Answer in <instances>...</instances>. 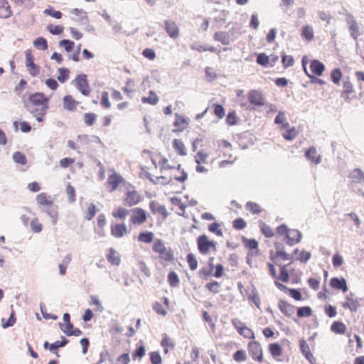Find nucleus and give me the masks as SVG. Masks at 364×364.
<instances>
[{
  "instance_id": "nucleus-1",
  "label": "nucleus",
  "mask_w": 364,
  "mask_h": 364,
  "mask_svg": "<svg viewBox=\"0 0 364 364\" xmlns=\"http://www.w3.org/2000/svg\"><path fill=\"white\" fill-rule=\"evenodd\" d=\"M49 98L43 92H35L28 97V102L25 105L26 109L38 122L43 121L47 109H48Z\"/></svg>"
},
{
  "instance_id": "nucleus-2",
  "label": "nucleus",
  "mask_w": 364,
  "mask_h": 364,
  "mask_svg": "<svg viewBox=\"0 0 364 364\" xmlns=\"http://www.w3.org/2000/svg\"><path fill=\"white\" fill-rule=\"evenodd\" d=\"M152 250L159 255V258L162 262H169L174 259L173 251L171 248L166 247L161 240L156 239L154 240Z\"/></svg>"
},
{
  "instance_id": "nucleus-3",
  "label": "nucleus",
  "mask_w": 364,
  "mask_h": 364,
  "mask_svg": "<svg viewBox=\"0 0 364 364\" xmlns=\"http://www.w3.org/2000/svg\"><path fill=\"white\" fill-rule=\"evenodd\" d=\"M215 242L210 240L205 235H200L197 239L198 251L203 255H207L211 248L216 250Z\"/></svg>"
},
{
  "instance_id": "nucleus-4",
  "label": "nucleus",
  "mask_w": 364,
  "mask_h": 364,
  "mask_svg": "<svg viewBox=\"0 0 364 364\" xmlns=\"http://www.w3.org/2000/svg\"><path fill=\"white\" fill-rule=\"evenodd\" d=\"M250 103L255 107H262L264 105V97L261 91L257 90H251L247 94Z\"/></svg>"
},
{
  "instance_id": "nucleus-5",
  "label": "nucleus",
  "mask_w": 364,
  "mask_h": 364,
  "mask_svg": "<svg viewBox=\"0 0 364 364\" xmlns=\"http://www.w3.org/2000/svg\"><path fill=\"white\" fill-rule=\"evenodd\" d=\"M77 90L85 96L89 95L90 89L87 80V76L81 74L77 76L74 80Z\"/></svg>"
},
{
  "instance_id": "nucleus-6",
  "label": "nucleus",
  "mask_w": 364,
  "mask_h": 364,
  "mask_svg": "<svg viewBox=\"0 0 364 364\" xmlns=\"http://www.w3.org/2000/svg\"><path fill=\"white\" fill-rule=\"evenodd\" d=\"M25 55L26 66L28 69L29 74L33 77L37 76L40 73V68L34 63L33 56L31 54V50H26Z\"/></svg>"
},
{
  "instance_id": "nucleus-7",
  "label": "nucleus",
  "mask_w": 364,
  "mask_h": 364,
  "mask_svg": "<svg viewBox=\"0 0 364 364\" xmlns=\"http://www.w3.org/2000/svg\"><path fill=\"white\" fill-rule=\"evenodd\" d=\"M346 299V301L342 304V306L344 309H350L351 311H357L360 306L359 301L360 299L355 296L353 293L348 294Z\"/></svg>"
},
{
  "instance_id": "nucleus-8",
  "label": "nucleus",
  "mask_w": 364,
  "mask_h": 364,
  "mask_svg": "<svg viewBox=\"0 0 364 364\" xmlns=\"http://www.w3.org/2000/svg\"><path fill=\"white\" fill-rule=\"evenodd\" d=\"M248 350L250 355L254 360H257L259 362L262 361V350L259 343L255 341L250 343Z\"/></svg>"
},
{
  "instance_id": "nucleus-9",
  "label": "nucleus",
  "mask_w": 364,
  "mask_h": 364,
  "mask_svg": "<svg viewBox=\"0 0 364 364\" xmlns=\"http://www.w3.org/2000/svg\"><path fill=\"white\" fill-rule=\"evenodd\" d=\"M132 215L131 216V221L134 224H142L146 220V213L144 210L139 208H136L132 210Z\"/></svg>"
},
{
  "instance_id": "nucleus-10",
  "label": "nucleus",
  "mask_w": 364,
  "mask_h": 364,
  "mask_svg": "<svg viewBox=\"0 0 364 364\" xmlns=\"http://www.w3.org/2000/svg\"><path fill=\"white\" fill-rule=\"evenodd\" d=\"M299 346L301 353L311 364H314L316 362V358L311 353L309 346L304 338L300 340Z\"/></svg>"
},
{
  "instance_id": "nucleus-11",
  "label": "nucleus",
  "mask_w": 364,
  "mask_h": 364,
  "mask_svg": "<svg viewBox=\"0 0 364 364\" xmlns=\"http://www.w3.org/2000/svg\"><path fill=\"white\" fill-rule=\"evenodd\" d=\"M123 178L121 175L114 172L112 175L108 177L107 184L109 186V191H115L119 184L123 181Z\"/></svg>"
},
{
  "instance_id": "nucleus-12",
  "label": "nucleus",
  "mask_w": 364,
  "mask_h": 364,
  "mask_svg": "<svg viewBox=\"0 0 364 364\" xmlns=\"http://www.w3.org/2000/svg\"><path fill=\"white\" fill-rule=\"evenodd\" d=\"M278 307L282 313L287 317H291L294 314L295 306L282 299L279 301Z\"/></svg>"
},
{
  "instance_id": "nucleus-13",
  "label": "nucleus",
  "mask_w": 364,
  "mask_h": 364,
  "mask_svg": "<svg viewBox=\"0 0 364 364\" xmlns=\"http://www.w3.org/2000/svg\"><path fill=\"white\" fill-rule=\"evenodd\" d=\"M286 239H287V243L292 246L296 243H299L301 239V233L297 230H289Z\"/></svg>"
},
{
  "instance_id": "nucleus-14",
  "label": "nucleus",
  "mask_w": 364,
  "mask_h": 364,
  "mask_svg": "<svg viewBox=\"0 0 364 364\" xmlns=\"http://www.w3.org/2000/svg\"><path fill=\"white\" fill-rule=\"evenodd\" d=\"M165 29L168 35L172 38H176L179 36V28L172 21H165Z\"/></svg>"
},
{
  "instance_id": "nucleus-15",
  "label": "nucleus",
  "mask_w": 364,
  "mask_h": 364,
  "mask_svg": "<svg viewBox=\"0 0 364 364\" xmlns=\"http://www.w3.org/2000/svg\"><path fill=\"white\" fill-rule=\"evenodd\" d=\"M140 199L141 196L136 191H129L126 193L125 204L128 206H133L137 204Z\"/></svg>"
},
{
  "instance_id": "nucleus-16",
  "label": "nucleus",
  "mask_w": 364,
  "mask_h": 364,
  "mask_svg": "<svg viewBox=\"0 0 364 364\" xmlns=\"http://www.w3.org/2000/svg\"><path fill=\"white\" fill-rule=\"evenodd\" d=\"M330 284L336 289L342 290L343 292L348 291L346 281L344 278L333 277L331 279Z\"/></svg>"
},
{
  "instance_id": "nucleus-17",
  "label": "nucleus",
  "mask_w": 364,
  "mask_h": 364,
  "mask_svg": "<svg viewBox=\"0 0 364 364\" xmlns=\"http://www.w3.org/2000/svg\"><path fill=\"white\" fill-rule=\"evenodd\" d=\"M127 232V225L124 223L116 224L111 228V234L115 237H122Z\"/></svg>"
},
{
  "instance_id": "nucleus-18",
  "label": "nucleus",
  "mask_w": 364,
  "mask_h": 364,
  "mask_svg": "<svg viewBox=\"0 0 364 364\" xmlns=\"http://www.w3.org/2000/svg\"><path fill=\"white\" fill-rule=\"evenodd\" d=\"M305 156L316 165L320 164L321 161V156L317 154L316 149L314 146L309 148L305 152Z\"/></svg>"
},
{
  "instance_id": "nucleus-19",
  "label": "nucleus",
  "mask_w": 364,
  "mask_h": 364,
  "mask_svg": "<svg viewBox=\"0 0 364 364\" xmlns=\"http://www.w3.org/2000/svg\"><path fill=\"white\" fill-rule=\"evenodd\" d=\"M310 69L315 75L321 76L325 70V65L318 60H313L310 64Z\"/></svg>"
},
{
  "instance_id": "nucleus-20",
  "label": "nucleus",
  "mask_w": 364,
  "mask_h": 364,
  "mask_svg": "<svg viewBox=\"0 0 364 364\" xmlns=\"http://www.w3.org/2000/svg\"><path fill=\"white\" fill-rule=\"evenodd\" d=\"M171 204V210L178 215H182L181 211L182 210V200L180 198L173 196L169 199Z\"/></svg>"
},
{
  "instance_id": "nucleus-21",
  "label": "nucleus",
  "mask_w": 364,
  "mask_h": 364,
  "mask_svg": "<svg viewBox=\"0 0 364 364\" xmlns=\"http://www.w3.org/2000/svg\"><path fill=\"white\" fill-rule=\"evenodd\" d=\"M78 102L71 95H66L63 97V107L68 111L75 109Z\"/></svg>"
},
{
  "instance_id": "nucleus-22",
  "label": "nucleus",
  "mask_w": 364,
  "mask_h": 364,
  "mask_svg": "<svg viewBox=\"0 0 364 364\" xmlns=\"http://www.w3.org/2000/svg\"><path fill=\"white\" fill-rule=\"evenodd\" d=\"M68 343V340L64 337L61 336V341H57L50 345V351L55 354L56 356H59L57 349L61 347H64Z\"/></svg>"
},
{
  "instance_id": "nucleus-23",
  "label": "nucleus",
  "mask_w": 364,
  "mask_h": 364,
  "mask_svg": "<svg viewBox=\"0 0 364 364\" xmlns=\"http://www.w3.org/2000/svg\"><path fill=\"white\" fill-rule=\"evenodd\" d=\"M150 209L152 213H158L164 215V218L167 216V211L164 205H161L155 201H151L149 203Z\"/></svg>"
},
{
  "instance_id": "nucleus-24",
  "label": "nucleus",
  "mask_w": 364,
  "mask_h": 364,
  "mask_svg": "<svg viewBox=\"0 0 364 364\" xmlns=\"http://www.w3.org/2000/svg\"><path fill=\"white\" fill-rule=\"evenodd\" d=\"M214 38L215 41L220 42L225 46H228L230 43V36L227 32H216L214 35Z\"/></svg>"
},
{
  "instance_id": "nucleus-25",
  "label": "nucleus",
  "mask_w": 364,
  "mask_h": 364,
  "mask_svg": "<svg viewBox=\"0 0 364 364\" xmlns=\"http://www.w3.org/2000/svg\"><path fill=\"white\" fill-rule=\"evenodd\" d=\"M71 13L73 14H75V15L79 16L78 19H75V20L79 21L81 24L86 25L87 23L88 18L87 16V14L83 10L78 9H73L71 11Z\"/></svg>"
},
{
  "instance_id": "nucleus-26",
  "label": "nucleus",
  "mask_w": 364,
  "mask_h": 364,
  "mask_svg": "<svg viewBox=\"0 0 364 364\" xmlns=\"http://www.w3.org/2000/svg\"><path fill=\"white\" fill-rule=\"evenodd\" d=\"M36 201L41 205H50L53 201L50 200V196L45 193H41L36 196Z\"/></svg>"
},
{
  "instance_id": "nucleus-27",
  "label": "nucleus",
  "mask_w": 364,
  "mask_h": 364,
  "mask_svg": "<svg viewBox=\"0 0 364 364\" xmlns=\"http://www.w3.org/2000/svg\"><path fill=\"white\" fill-rule=\"evenodd\" d=\"M331 330L335 333L343 334L346 332V326L341 321H334L331 326Z\"/></svg>"
},
{
  "instance_id": "nucleus-28",
  "label": "nucleus",
  "mask_w": 364,
  "mask_h": 364,
  "mask_svg": "<svg viewBox=\"0 0 364 364\" xmlns=\"http://www.w3.org/2000/svg\"><path fill=\"white\" fill-rule=\"evenodd\" d=\"M245 246L249 249V252H257L258 242L255 239L242 238Z\"/></svg>"
},
{
  "instance_id": "nucleus-29",
  "label": "nucleus",
  "mask_w": 364,
  "mask_h": 364,
  "mask_svg": "<svg viewBox=\"0 0 364 364\" xmlns=\"http://www.w3.org/2000/svg\"><path fill=\"white\" fill-rule=\"evenodd\" d=\"M350 178L356 183L364 182V173L359 168L354 169L350 175Z\"/></svg>"
},
{
  "instance_id": "nucleus-30",
  "label": "nucleus",
  "mask_w": 364,
  "mask_h": 364,
  "mask_svg": "<svg viewBox=\"0 0 364 364\" xmlns=\"http://www.w3.org/2000/svg\"><path fill=\"white\" fill-rule=\"evenodd\" d=\"M154 233L151 232H141L138 236V240L144 243H150L154 239Z\"/></svg>"
},
{
  "instance_id": "nucleus-31",
  "label": "nucleus",
  "mask_w": 364,
  "mask_h": 364,
  "mask_svg": "<svg viewBox=\"0 0 364 364\" xmlns=\"http://www.w3.org/2000/svg\"><path fill=\"white\" fill-rule=\"evenodd\" d=\"M350 23V25L349 26V30H350V36L354 40L356 41L358 38V33H359V26H358L357 22L354 19H353Z\"/></svg>"
},
{
  "instance_id": "nucleus-32",
  "label": "nucleus",
  "mask_w": 364,
  "mask_h": 364,
  "mask_svg": "<svg viewBox=\"0 0 364 364\" xmlns=\"http://www.w3.org/2000/svg\"><path fill=\"white\" fill-rule=\"evenodd\" d=\"M33 46L42 50H45L48 48L47 41L43 37H38L36 38L33 41Z\"/></svg>"
},
{
  "instance_id": "nucleus-33",
  "label": "nucleus",
  "mask_w": 364,
  "mask_h": 364,
  "mask_svg": "<svg viewBox=\"0 0 364 364\" xmlns=\"http://www.w3.org/2000/svg\"><path fill=\"white\" fill-rule=\"evenodd\" d=\"M269 352L273 357L279 356L282 353V348L277 343H271L269 345Z\"/></svg>"
},
{
  "instance_id": "nucleus-34",
  "label": "nucleus",
  "mask_w": 364,
  "mask_h": 364,
  "mask_svg": "<svg viewBox=\"0 0 364 364\" xmlns=\"http://www.w3.org/2000/svg\"><path fill=\"white\" fill-rule=\"evenodd\" d=\"M31 229L34 233H39L42 231L43 226L42 224L39 222L37 218H34L31 221Z\"/></svg>"
},
{
  "instance_id": "nucleus-35",
  "label": "nucleus",
  "mask_w": 364,
  "mask_h": 364,
  "mask_svg": "<svg viewBox=\"0 0 364 364\" xmlns=\"http://www.w3.org/2000/svg\"><path fill=\"white\" fill-rule=\"evenodd\" d=\"M13 159L16 163L21 165H25L27 162L26 156L20 151H16L13 154Z\"/></svg>"
},
{
  "instance_id": "nucleus-36",
  "label": "nucleus",
  "mask_w": 364,
  "mask_h": 364,
  "mask_svg": "<svg viewBox=\"0 0 364 364\" xmlns=\"http://www.w3.org/2000/svg\"><path fill=\"white\" fill-rule=\"evenodd\" d=\"M107 260L112 264L116 265H118L120 262V259L118 257L117 252L112 248L110 249V252L107 255Z\"/></svg>"
},
{
  "instance_id": "nucleus-37",
  "label": "nucleus",
  "mask_w": 364,
  "mask_h": 364,
  "mask_svg": "<svg viewBox=\"0 0 364 364\" xmlns=\"http://www.w3.org/2000/svg\"><path fill=\"white\" fill-rule=\"evenodd\" d=\"M312 314V310L309 306H302L297 309V316L299 318L309 317Z\"/></svg>"
},
{
  "instance_id": "nucleus-38",
  "label": "nucleus",
  "mask_w": 364,
  "mask_h": 364,
  "mask_svg": "<svg viewBox=\"0 0 364 364\" xmlns=\"http://www.w3.org/2000/svg\"><path fill=\"white\" fill-rule=\"evenodd\" d=\"M45 212L50 216L51 218V222L53 225H55L58 221V210L57 208H48L45 210Z\"/></svg>"
},
{
  "instance_id": "nucleus-39",
  "label": "nucleus",
  "mask_w": 364,
  "mask_h": 364,
  "mask_svg": "<svg viewBox=\"0 0 364 364\" xmlns=\"http://www.w3.org/2000/svg\"><path fill=\"white\" fill-rule=\"evenodd\" d=\"M187 262L191 270H196L198 267V260L195 255L190 253L187 255Z\"/></svg>"
},
{
  "instance_id": "nucleus-40",
  "label": "nucleus",
  "mask_w": 364,
  "mask_h": 364,
  "mask_svg": "<svg viewBox=\"0 0 364 364\" xmlns=\"http://www.w3.org/2000/svg\"><path fill=\"white\" fill-rule=\"evenodd\" d=\"M158 96L154 91H150L149 97L142 98L143 102H147L153 105H156L158 102Z\"/></svg>"
},
{
  "instance_id": "nucleus-41",
  "label": "nucleus",
  "mask_w": 364,
  "mask_h": 364,
  "mask_svg": "<svg viewBox=\"0 0 364 364\" xmlns=\"http://www.w3.org/2000/svg\"><path fill=\"white\" fill-rule=\"evenodd\" d=\"M249 299L252 301L257 308L259 307L260 298L257 289L254 286L252 287V294L249 296Z\"/></svg>"
},
{
  "instance_id": "nucleus-42",
  "label": "nucleus",
  "mask_w": 364,
  "mask_h": 364,
  "mask_svg": "<svg viewBox=\"0 0 364 364\" xmlns=\"http://www.w3.org/2000/svg\"><path fill=\"white\" fill-rule=\"evenodd\" d=\"M302 35L307 41H311L314 38L313 28L310 26H305L302 28Z\"/></svg>"
},
{
  "instance_id": "nucleus-43",
  "label": "nucleus",
  "mask_w": 364,
  "mask_h": 364,
  "mask_svg": "<svg viewBox=\"0 0 364 364\" xmlns=\"http://www.w3.org/2000/svg\"><path fill=\"white\" fill-rule=\"evenodd\" d=\"M331 80L333 83L338 85L340 82L342 77V73L339 68H335L332 70L331 74Z\"/></svg>"
},
{
  "instance_id": "nucleus-44",
  "label": "nucleus",
  "mask_w": 364,
  "mask_h": 364,
  "mask_svg": "<svg viewBox=\"0 0 364 364\" xmlns=\"http://www.w3.org/2000/svg\"><path fill=\"white\" fill-rule=\"evenodd\" d=\"M282 135L287 140H293L297 135V131L295 127H291L287 129Z\"/></svg>"
},
{
  "instance_id": "nucleus-45",
  "label": "nucleus",
  "mask_w": 364,
  "mask_h": 364,
  "mask_svg": "<svg viewBox=\"0 0 364 364\" xmlns=\"http://www.w3.org/2000/svg\"><path fill=\"white\" fill-rule=\"evenodd\" d=\"M246 208L254 214H259L261 213L260 206L254 202H247L246 204Z\"/></svg>"
},
{
  "instance_id": "nucleus-46",
  "label": "nucleus",
  "mask_w": 364,
  "mask_h": 364,
  "mask_svg": "<svg viewBox=\"0 0 364 364\" xmlns=\"http://www.w3.org/2000/svg\"><path fill=\"white\" fill-rule=\"evenodd\" d=\"M58 72L60 75L58 76V80L62 83L65 82L68 79L69 70L61 68L58 69Z\"/></svg>"
},
{
  "instance_id": "nucleus-47",
  "label": "nucleus",
  "mask_w": 364,
  "mask_h": 364,
  "mask_svg": "<svg viewBox=\"0 0 364 364\" xmlns=\"http://www.w3.org/2000/svg\"><path fill=\"white\" fill-rule=\"evenodd\" d=\"M257 63L262 66H267L269 63V57L265 53H259L257 57Z\"/></svg>"
},
{
  "instance_id": "nucleus-48",
  "label": "nucleus",
  "mask_w": 364,
  "mask_h": 364,
  "mask_svg": "<svg viewBox=\"0 0 364 364\" xmlns=\"http://www.w3.org/2000/svg\"><path fill=\"white\" fill-rule=\"evenodd\" d=\"M282 62L284 68L291 67L294 64V58L291 55H287L284 53L282 55Z\"/></svg>"
},
{
  "instance_id": "nucleus-49",
  "label": "nucleus",
  "mask_w": 364,
  "mask_h": 364,
  "mask_svg": "<svg viewBox=\"0 0 364 364\" xmlns=\"http://www.w3.org/2000/svg\"><path fill=\"white\" fill-rule=\"evenodd\" d=\"M97 115L95 113H85L84 114V122L87 126H92L96 120Z\"/></svg>"
},
{
  "instance_id": "nucleus-50",
  "label": "nucleus",
  "mask_w": 364,
  "mask_h": 364,
  "mask_svg": "<svg viewBox=\"0 0 364 364\" xmlns=\"http://www.w3.org/2000/svg\"><path fill=\"white\" fill-rule=\"evenodd\" d=\"M127 214L128 210L127 209L119 207L112 213V216L120 219H124Z\"/></svg>"
},
{
  "instance_id": "nucleus-51",
  "label": "nucleus",
  "mask_w": 364,
  "mask_h": 364,
  "mask_svg": "<svg viewBox=\"0 0 364 364\" xmlns=\"http://www.w3.org/2000/svg\"><path fill=\"white\" fill-rule=\"evenodd\" d=\"M261 232L266 237H272L274 235V232L272 228L264 223H261Z\"/></svg>"
},
{
  "instance_id": "nucleus-52",
  "label": "nucleus",
  "mask_w": 364,
  "mask_h": 364,
  "mask_svg": "<svg viewBox=\"0 0 364 364\" xmlns=\"http://www.w3.org/2000/svg\"><path fill=\"white\" fill-rule=\"evenodd\" d=\"M287 265H284L280 268V274L279 277L277 279H281L283 282H288L289 279V276L288 273V270L287 269Z\"/></svg>"
},
{
  "instance_id": "nucleus-53",
  "label": "nucleus",
  "mask_w": 364,
  "mask_h": 364,
  "mask_svg": "<svg viewBox=\"0 0 364 364\" xmlns=\"http://www.w3.org/2000/svg\"><path fill=\"white\" fill-rule=\"evenodd\" d=\"M205 288L210 291L217 294L220 291V284L218 282H212L205 284Z\"/></svg>"
},
{
  "instance_id": "nucleus-54",
  "label": "nucleus",
  "mask_w": 364,
  "mask_h": 364,
  "mask_svg": "<svg viewBox=\"0 0 364 364\" xmlns=\"http://www.w3.org/2000/svg\"><path fill=\"white\" fill-rule=\"evenodd\" d=\"M97 213V208L96 205L93 203H90L87 208V215L85 216V218L87 220H90Z\"/></svg>"
},
{
  "instance_id": "nucleus-55",
  "label": "nucleus",
  "mask_w": 364,
  "mask_h": 364,
  "mask_svg": "<svg viewBox=\"0 0 364 364\" xmlns=\"http://www.w3.org/2000/svg\"><path fill=\"white\" fill-rule=\"evenodd\" d=\"M74 42L71 41L70 40L64 39L59 42L60 46H64L65 49L67 52H70L73 50L74 48Z\"/></svg>"
},
{
  "instance_id": "nucleus-56",
  "label": "nucleus",
  "mask_w": 364,
  "mask_h": 364,
  "mask_svg": "<svg viewBox=\"0 0 364 364\" xmlns=\"http://www.w3.org/2000/svg\"><path fill=\"white\" fill-rule=\"evenodd\" d=\"M276 257H280L283 260H291L292 259V257L284 252L283 250H278V252H276L275 256L271 253V259H274Z\"/></svg>"
},
{
  "instance_id": "nucleus-57",
  "label": "nucleus",
  "mask_w": 364,
  "mask_h": 364,
  "mask_svg": "<svg viewBox=\"0 0 364 364\" xmlns=\"http://www.w3.org/2000/svg\"><path fill=\"white\" fill-rule=\"evenodd\" d=\"M233 358L237 362L245 361L247 358L245 351L243 350H237L233 355Z\"/></svg>"
},
{
  "instance_id": "nucleus-58",
  "label": "nucleus",
  "mask_w": 364,
  "mask_h": 364,
  "mask_svg": "<svg viewBox=\"0 0 364 364\" xmlns=\"http://www.w3.org/2000/svg\"><path fill=\"white\" fill-rule=\"evenodd\" d=\"M238 333L244 336L245 338H254V333L252 331V330L246 326H243L242 328H240V331Z\"/></svg>"
},
{
  "instance_id": "nucleus-59",
  "label": "nucleus",
  "mask_w": 364,
  "mask_h": 364,
  "mask_svg": "<svg viewBox=\"0 0 364 364\" xmlns=\"http://www.w3.org/2000/svg\"><path fill=\"white\" fill-rule=\"evenodd\" d=\"M247 225L246 222L241 218H236L233 221V228L237 230H242Z\"/></svg>"
},
{
  "instance_id": "nucleus-60",
  "label": "nucleus",
  "mask_w": 364,
  "mask_h": 364,
  "mask_svg": "<svg viewBox=\"0 0 364 364\" xmlns=\"http://www.w3.org/2000/svg\"><path fill=\"white\" fill-rule=\"evenodd\" d=\"M49 32L53 35H59L63 31V28L60 26H53L50 24L47 26Z\"/></svg>"
},
{
  "instance_id": "nucleus-61",
  "label": "nucleus",
  "mask_w": 364,
  "mask_h": 364,
  "mask_svg": "<svg viewBox=\"0 0 364 364\" xmlns=\"http://www.w3.org/2000/svg\"><path fill=\"white\" fill-rule=\"evenodd\" d=\"M311 258V253L309 252H306L304 250L299 252V255L296 257V259L301 261V262L306 263Z\"/></svg>"
},
{
  "instance_id": "nucleus-62",
  "label": "nucleus",
  "mask_w": 364,
  "mask_h": 364,
  "mask_svg": "<svg viewBox=\"0 0 364 364\" xmlns=\"http://www.w3.org/2000/svg\"><path fill=\"white\" fill-rule=\"evenodd\" d=\"M66 193L68 196L69 202L73 203L75 200V188L68 184L66 188Z\"/></svg>"
},
{
  "instance_id": "nucleus-63",
  "label": "nucleus",
  "mask_w": 364,
  "mask_h": 364,
  "mask_svg": "<svg viewBox=\"0 0 364 364\" xmlns=\"http://www.w3.org/2000/svg\"><path fill=\"white\" fill-rule=\"evenodd\" d=\"M168 278L171 286L175 287L178 284L179 279L178 275L174 272H170L168 274Z\"/></svg>"
},
{
  "instance_id": "nucleus-64",
  "label": "nucleus",
  "mask_w": 364,
  "mask_h": 364,
  "mask_svg": "<svg viewBox=\"0 0 364 364\" xmlns=\"http://www.w3.org/2000/svg\"><path fill=\"white\" fill-rule=\"evenodd\" d=\"M153 309L158 314L166 316L167 314L166 309L163 307L162 304L159 302H155L153 304Z\"/></svg>"
}]
</instances>
